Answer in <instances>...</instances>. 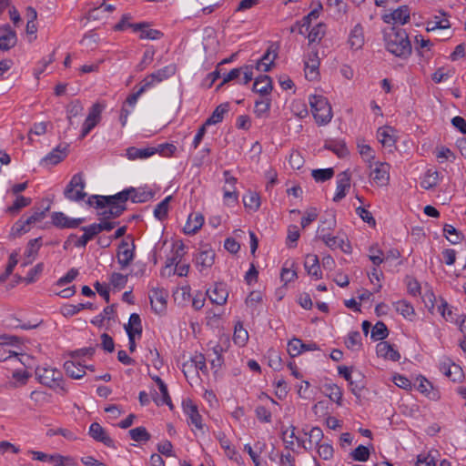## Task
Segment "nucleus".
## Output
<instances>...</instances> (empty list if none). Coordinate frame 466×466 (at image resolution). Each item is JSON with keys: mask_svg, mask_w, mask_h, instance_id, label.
Returning a JSON list of instances; mask_svg holds the SVG:
<instances>
[{"mask_svg": "<svg viewBox=\"0 0 466 466\" xmlns=\"http://www.w3.org/2000/svg\"><path fill=\"white\" fill-rule=\"evenodd\" d=\"M350 187V174L348 171L339 173L337 177L336 192L333 197L335 202L344 198Z\"/></svg>", "mask_w": 466, "mask_h": 466, "instance_id": "6ab92c4d", "label": "nucleus"}, {"mask_svg": "<svg viewBox=\"0 0 466 466\" xmlns=\"http://www.w3.org/2000/svg\"><path fill=\"white\" fill-rule=\"evenodd\" d=\"M440 181V175L438 171L429 169L425 172L420 180V186L424 189H431L438 185Z\"/></svg>", "mask_w": 466, "mask_h": 466, "instance_id": "58836bf2", "label": "nucleus"}, {"mask_svg": "<svg viewBox=\"0 0 466 466\" xmlns=\"http://www.w3.org/2000/svg\"><path fill=\"white\" fill-rule=\"evenodd\" d=\"M128 26L132 27L135 32H139L141 39L157 40L163 35L160 31L150 28L144 24L128 25Z\"/></svg>", "mask_w": 466, "mask_h": 466, "instance_id": "c756f323", "label": "nucleus"}, {"mask_svg": "<svg viewBox=\"0 0 466 466\" xmlns=\"http://www.w3.org/2000/svg\"><path fill=\"white\" fill-rule=\"evenodd\" d=\"M31 203V199L23 196H18L11 206L7 208V211L11 214L19 212L23 208L27 207Z\"/></svg>", "mask_w": 466, "mask_h": 466, "instance_id": "0e129e2a", "label": "nucleus"}, {"mask_svg": "<svg viewBox=\"0 0 466 466\" xmlns=\"http://www.w3.org/2000/svg\"><path fill=\"white\" fill-rule=\"evenodd\" d=\"M253 78L252 67L246 66L239 68H234L223 76L221 85H224L232 80H238L239 83L247 85Z\"/></svg>", "mask_w": 466, "mask_h": 466, "instance_id": "9b49d317", "label": "nucleus"}, {"mask_svg": "<svg viewBox=\"0 0 466 466\" xmlns=\"http://www.w3.org/2000/svg\"><path fill=\"white\" fill-rule=\"evenodd\" d=\"M326 147L334 152L340 158L347 157L349 154L345 143L341 141L329 142L328 144H326Z\"/></svg>", "mask_w": 466, "mask_h": 466, "instance_id": "bf43d9fd", "label": "nucleus"}, {"mask_svg": "<svg viewBox=\"0 0 466 466\" xmlns=\"http://www.w3.org/2000/svg\"><path fill=\"white\" fill-rule=\"evenodd\" d=\"M304 343L301 339L294 338L288 343V352L291 357H297L303 352Z\"/></svg>", "mask_w": 466, "mask_h": 466, "instance_id": "338daca9", "label": "nucleus"}, {"mask_svg": "<svg viewBox=\"0 0 466 466\" xmlns=\"http://www.w3.org/2000/svg\"><path fill=\"white\" fill-rule=\"evenodd\" d=\"M454 74L452 68L440 67L432 75V80L435 83H441L451 78Z\"/></svg>", "mask_w": 466, "mask_h": 466, "instance_id": "69168bd1", "label": "nucleus"}, {"mask_svg": "<svg viewBox=\"0 0 466 466\" xmlns=\"http://www.w3.org/2000/svg\"><path fill=\"white\" fill-rule=\"evenodd\" d=\"M185 255V246L182 242H176L173 245V256L167 260V267H172L174 264L181 262Z\"/></svg>", "mask_w": 466, "mask_h": 466, "instance_id": "49530a36", "label": "nucleus"}, {"mask_svg": "<svg viewBox=\"0 0 466 466\" xmlns=\"http://www.w3.org/2000/svg\"><path fill=\"white\" fill-rule=\"evenodd\" d=\"M319 58L317 52H310L308 54L305 60V76L309 81H314L319 78Z\"/></svg>", "mask_w": 466, "mask_h": 466, "instance_id": "dca6fc26", "label": "nucleus"}, {"mask_svg": "<svg viewBox=\"0 0 466 466\" xmlns=\"http://www.w3.org/2000/svg\"><path fill=\"white\" fill-rule=\"evenodd\" d=\"M277 57V54L275 52H270L269 50L260 58V60L257 63V69L261 72H268L271 69V66L274 64V60Z\"/></svg>", "mask_w": 466, "mask_h": 466, "instance_id": "37998d69", "label": "nucleus"}, {"mask_svg": "<svg viewBox=\"0 0 466 466\" xmlns=\"http://www.w3.org/2000/svg\"><path fill=\"white\" fill-rule=\"evenodd\" d=\"M160 387L157 388L155 394L153 395V400L157 406L167 405L170 409L173 408L171 403V399L169 397L167 385L165 383H160Z\"/></svg>", "mask_w": 466, "mask_h": 466, "instance_id": "e433bc0d", "label": "nucleus"}, {"mask_svg": "<svg viewBox=\"0 0 466 466\" xmlns=\"http://www.w3.org/2000/svg\"><path fill=\"white\" fill-rule=\"evenodd\" d=\"M134 244L123 240L117 251V261L122 268H127L134 258Z\"/></svg>", "mask_w": 466, "mask_h": 466, "instance_id": "412c9836", "label": "nucleus"}, {"mask_svg": "<svg viewBox=\"0 0 466 466\" xmlns=\"http://www.w3.org/2000/svg\"><path fill=\"white\" fill-rule=\"evenodd\" d=\"M243 203L248 209L257 211L260 207V198L256 192H248L244 195Z\"/></svg>", "mask_w": 466, "mask_h": 466, "instance_id": "09e8293b", "label": "nucleus"}, {"mask_svg": "<svg viewBox=\"0 0 466 466\" xmlns=\"http://www.w3.org/2000/svg\"><path fill=\"white\" fill-rule=\"evenodd\" d=\"M203 224L204 217L202 214L198 212L191 213L187 218L183 231L187 235H194L201 228Z\"/></svg>", "mask_w": 466, "mask_h": 466, "instance_id": "cd10ccee", "label": "nucleus"}, {"mask_svg": "<svg viewBox=\"0 0 466 466\" xmlns=\"http://www.w3.org/2000/svg\"><path fill=\"white\" fill-rule=\"evenodd\" d=\"M228 112L227 105H219L212 113V115L206 120L207 126L216 125L221 122L224 118V115Z\"/></svg>", "mask_w": 466, "mask_h": 466, "instance_id": "603ef678", "label": "nucleus"}, {"mask_svg": "<svg viewBox=\"0 0 466 466\" xmlns=\"http://www.w3.org/2000/svg\"><path fill=\"white\" fill-rule=\"evenodd\" d=\"M272 90V81L268 76H260L255 79L253 91L262 95H269Z\"/></svg>", "mask_w": 466, "mask_h": 466, "instance_id": "72a5a7b5", "label": "nucleus"}, {"mask_svg": "<svg viewBox=\"0 0 466 466\" xmlns=\"http://www.w3.org/2000/svg\"><path fill=\"white\" fill-rule=\"evenodd\" d=\"M105 106L100 103H95L88 111L81 131V137H85L101 120V115Z\"/></svg>", "mask_w": 466, "mask_h": 466, "instance_id": "1a4fd4ad", "label": "nucleus"}, {"mask_svg": "<svg viewBox=\"0 0 466 466\" xmlns=\"http://www.w3.org/2000/svg\"><path fill=\"white\" fill-rule=\"evenodd\" d=\"M217 439L220 444V447L224 450L226 456L229 460L238 464L241 463V456L239 455L236 448L231 445L230 441L226 437V435L223 432H218L217 435Z\"/></svg>", "mask_w": 466, "mask_h": 466, "instance_id": "4be33fe9", "label": "nucleus"}, {"mask_svg": "<svg viewBox=\"0 0 466 466\" xmlns=\"http://www.w3.org/2000/svg\"><path fill=\"white\" fill-rule=\"evenodd\" d=\"M83 106L78 100L72 101L66 107V115L69 125H73V118L80 116L83 112Z\"/></svg>", "mask_w": 466, "mask_h": 466, "instance_id": "5fc2aeb1", "label": "nucleus"}, {"mask_svg": "<svg viewBox=\"0 0 466 466\" xmlns=\"http://www.w3.org/2000/svg\"><path fill=\"white\" fill-rule=\"evenodd\" d=\"M49 461L55 466H75L76 461L72 457L60 454H52L49 456Z\"/></svg>", "mask_w": 466, "mask_h": 466, "instance_id": "e2e57ef3", "label": "nucleus"}, {"mask_svg": "<svg viewBox=\"0 0 466 466\" xmlns=\"http://www.w3.org/2000/svg\"><path fill=\"white\" fill-rule=\"evenodd\" d=\"M154 156L153 147L137 148L130 147L126 150V157L129 160L147 159Z\"/></svg>", "mask_w": 466, "mask_h": 466, "instance_id": "f704fd0d", "label": "nucleus"}, {"mask_svg": "<svg viewBox=\"0 0 466 466\" xmlns=\"http://www.w3.org/2000/svg\"><path fill=\"white\" fill-rule=\"evenodd\" d=\"M321 5L319 8H315L309 12L308 15H306L300 22L296 24L299 26V33L300 35H305L312 25V22L316 21L320 15Z\"/></svg>", "mask_w": 466, "mask_h": 466, "instance_id": "473e14b6", "label": "nucleus"}, {"mask_svg": "<svg viewBox=\"0 0 466 466\" xmlns=\"http://www.w3.org/2000/svg\"><path fill=\"white\" fill-rule=\"evenodd\" d=\"M309 101L317 124L322 126L330 122L332 109L326 97L320 95H312L309 96Z\"/></svg>", "mask_w": 466, "mask_h": 466, "instance_id": "20e7f679", "label": "nucleus"}, {"mask_svg": "<svg viewBox=\"0 0 466 466\" xmlns=\"http://www.w3.org/2000/svg\"><path fill=\"white\" fill-rule=\"evenodd\" d=\"M92 354V350H81L78 352H76L72 356V360H66L64 364L65 370L66 374L76 380L81 379L86 374V366L83 365L81 361L78 360L79 354Z\"/></svg>", "mask_w": 466, "mask_h": 466, "instance_id": "6e6552de", "label": "nucleus"}, {"mask_svg": "<svg viewBox=\"0 0 466 466\" xmlns=\"http://www.w3.org/2000/svg\"><path fill=\"white\" fill-rule=\"evenodd\" d=\"M83 221V218H70L63 212H55L52 214L53 224L61 228H74Z\"/></svg>", "mask_w": 466, "mask_h": 466, "instance_id": "393cba45", "label": "nucleus"}, {"mask_svg": "<svg viewBox=\"0 0 466 466\" xmlns=\"http://www.w3.org/2000/svg\"><path fill=\"white\" fill-rule=\"evenodd\" d=\"M438 311L446 321L458 322L456 315L446 301L441 300V304L438 305Z\"/></svg>", "mask_w": 466, "mask_h": 466, "instance_id": "864d4df0", "label": "nucleus"}, {"mask_svg": "<svg viewBox=\"0 0 466 466\" xmlns=\"http://www.w3.org/2000/svg\"><path fill=\"white\" fill-rule=\"evenodd\" d=\"M66 148L61 150L59 147H56L44 157L43 162H45L47 165H56L60 161H62L66 157Z\"/></svg>", "mask_w": 466, "mask_h": 466, "instance_id": "8fccbe9b", "label": "nucleus"}, {"mask_svg": "<svg viewBox=\"0 0 466 466\" xmlns=\"http://www.w3.org/2000/svg\"><path fill=\"white\" fill-rule=\"evenodd\" d=\"M307 33L310 43L319 42L325 35L326 25L323 23H318L311 26Z\"/></svg>", "mask_w": 466, "mask_h": 466, "instance_id": "79ce46f5", "label": "nucleus"}, {"mask_svg": "<svg viewBox=\"0 0 466 466\" xmlns=\"http://www.w3.org/2000/svg\"><path fill=\"white\" fill-rule=\"evenodd\" d=\"M393 306L395 310L405 319H410L415 315L414 308L406 300H399L393 303Z\"/></svg>", "mask_w": 466, "mask_h": 466, "instance_id": "a18cd8bd", "label": "nucleus"}, {"mask_svg": "<svg viewBox=\"0 0 466 466\" xmlns=\"http://www.w3.org/2000/svg\"><path fill=\"white\" fill-rule=\"evenodd\" d=\"M176 72L174 65H168L144 78L142 84L148 89L157 83H159L168 77L172 76Z\"/></svg>", "mask_w": 466, "mask_h": 466, "instance_id": "f8f14e48", "label": "nucleus"}, {"mask_svg": "<svg viewBox=\"0 0 466 466\" xmlns=\"http://www.w3.org/2000/svg\"><path fill=\"white\" fill-rule=\"evenodd\" d=\"M127 335L140 337L142 333L141 319L138 314L133 313L129 317L128 324L126 326Z\"/></svg>", "mask_w": 466, "mask_h": 466, "instance_id": "ea45409f", "label": "nucleus"}, {"mask_svg": "<svg viewBox=\"0 0 466 466\" xmlns=\"http://www.w3.org/2000/svg\"><path fill=\"white\" fill-rule=\"evenodd\" d=\"M304 268L307 273L314 278L315 279H320L322 278V272L320 270L319 260L317 255L309 254L305 258Z\"/></svg>", "mask_w": 466, "mask_h": 466, "instance_id": "c85d7f7f", "label": "nucleus"}, {"mask_svg": "<svg viewBox=\"0 0 466 466\" xmlns=\"http://www.w3.org/2000/svg\"><path fill=\"white\" fill-rule=\"evenodd\" d=\"M35 375L40 383L65 393L66 389L64 386L62 372L48 366H39L35 370Z\"/></svg>", "mask_w": 466, "mask_h": 466, "instance_id": "7ed1b4c3", "label": "nucleus"}, {"mask_svg": "<svg viewBox=\"0 0 466 466\" xmlns=\"http://www.w3.org/2000/svg\"><path fill=\"white\" fill-rule=\"evenodd\" d=\"M40 246L41 244L39 238L31 239L28 242L24 253V266L31 264L35 259Z\"/></svg>", "mask_w": 466, "mask_h": 466, "instance_id": "c9c22d12", "label": "nucleus"}, {"mask_svg": "<svg viewBox=\"0 0 466 466\" xmlns=\"http://www.w3.org/2000/svg\"><path fill=\"white\" fill-rule=\"evenodd\" d=\"M127 192H119L114 196H92L88 199L91 206L100 208L105 218H117L125 210Z\"/></svg>", "mask_w": 466, "mask_h": 466, "instance_id": "f257e3e1", "label": "nucleus"}, {"mask_svg": "<svg viewBox=\"0 0 466 466\" xmlns=\"http://www.w3.org/2000/svg\"><path fill=\"white\" fill-rule=\"evenodd\" d=\"M451 27L449 19L447 18L446 13L439 11L438 14L434 15L426 23V30L432 32L438 29H448Z\"/></svg>", "mask_w": 466, "mask_h": 466, "instance_id": "a878e982", "label": "nucleus"}, {"mask_svg": "<svg viewBox=\"0 0 466 466\" xmlns=\"http://www.w3.org/2000/svg\"><path fill=\"white\" fill-rule=\"evenodd\" d=\"M436 451H431L418 455L416 466H436Z\"/></svg>", "mask_w": 466, "mask_h": 466, "instance_id": "13d9d810", "label": "nucleus"}, {"mask_svg": "<svg viewBox=\"0 0 466 466\" xmlns=\"http://www.w3.org/2000/svg\"><path fill=\"white\" fill-rule=\"evenodd\" d=\"M282 435L287 448H292L295 441H297L299 446L308 449V447L304 444V441L296 436V428L294 426L288 427L285 431H283Z\"/></svg>", "mask_w": 466, "mask_h": 466, "instance_id": "4c0bfd02", "label": "nucleus"}, {"mask_svg": "<svg viewBox=\"0 0 466 466\" xmlns=\"http://www.w3.org/2000/svg\"><path fill=\"white\" fill-rule=\"evenodd\" d=\"M122 192H127V200L131 199L135 203L146 202L151 198L150 193L146 191H137L133 187L123 190Z\"/></svg>", "mask_w": 466, "mask_h": 466, "instance_id": "de8ad7c7", "label": "nucleus"}, {"mask_svg": "<svg viewBox=\"0 0 466 466\" xmlns=\"http://www.w3.org/2000/svg\"><path fill=\"white\" fill-rule=\"evenodd\" d=\"M183 411L187 417V422L197 430H203L202 418L198 413L197 405L189 399L183 400Z\"/></svg>", "mask_w": 466, "mask_h": 466, "instance_id": "ddd939ff", "label": "nucleus"}, {"mask_svg": "<svg viewBox=\"0 0 466 466\" xmlns=\"http://www.w3.org/2000/svg\"><path fill=\"white\" fill-rule=\"evenodd\" d=\"M2 30L4 33L0 35V50L7 51L15 46L16 34L9 25L4 26Z\"/></svg>", "mask_w": 466, "mask_h": 466, "instance_id": "7c9ffc66", "label": "nucleus"}, {"mask_svg": "<svg viewBox=\"0 0 466 466\" xmlns=\"http://www.w3.org/2000/svg\"><path fill=\"white\" fill-rule=\"evenodd\" d=\"M171 199L172 197L167 196L160 203L157 205V207L154 209V216L157 219L161 220L167 217L169 208V202Z\"/></svg>", "mask_w": 466, "mask_h": 466, "instance_id": "6e6d98bb", "label": "nucleus"}, {"mask_svg": "<svg viewBox=\"0 0 466 466\" xmlns=\"http://www.w3.org/2000/svg\"><path fill=\"white\" fill-rule=\"evenodd\" d=\"M358 151L361 156L362 159L367 164L372 162L375 159L372 148L368 144H365L363 141L358 142Z\"/></svg>", "mask_w": 466, "mask_h": 466, "instance_id": "052dcab7", "label": "nucleus"}, {"mask_svg": "<svg viewBox=\"0 0 466 466\" xmlns=\"http://www.w3.org/2000/svg\"><path fill=\"white\" fill-rule=\"evenodd\" d=\"M207 294L209 299L218 305H224L228 298V291L226 284L216 283L213 288L208 289Z\"/></svg>", "mask_w": 466, "mask_h": 466, "instance_id": "aec40b11", "label": "nucleus"}, {"mask_svg": "<svg viewBox=\"0 0 466 466\" xmlns=\"http://www.w3.org/2000/svg\"><path fill=\"white\" fill-rule=\"evenodd\" d=\"M248 339V333L243 328L242 325L238 324L235 326L233 340L235 344L238 346H244Z\"/></svg>", "mask_w": 466, "mask_h": 466, "instance_id": "680f3d73", "label": "nucleus"}, {"mask_svg": "<svg viewBox=\"0 0 466 466\" xmlns=\"http://www.w3.org/2000/svg\"><path fill=\"white\" fill-rule=\"evenodd\" d=\"M167 293L164 290L156 289L151 290L149 295L151 307L157 314H162L167 308Z\"/></svg>", "mask_w": 466, "mask_h": 466, "instance_id": "5701e85b", "label": "nucleus"}, {"mask_svg": "<svg viewBox=\"0 0 466 466\" xmlns=\"http://www.w3.org/2000/svg\"><path fill=\"white\" fill-rule=\"evenodd\" d=\"M85 180L82 173L75 174L65 188L64 195L70 201H81L86 194L85 193Z\"/></svg>", "mask_w": 466, "mask_h": 466, "instance_id": "423d86ee", "label": "nucleus"}, {"mask_svg": "<svg viewBox=\"0 0 466 466\" xmlns=\"http://www.w3.org/2000/svg\"><path fill=\"white\" fill-rule=\"evenodd\" d=\"M318 237L331 249H340L344 253L351 252V246L344 236H331L326 232L325 228L319 227L317 230Z\"/></svg>", "mask_w": 466, "mask_h": 466, "instance_id": "0eeeda50", "label": "nucleus"}, {"mask_svg": "<svg viewBox=\"0 0 466 466\" xmlns=\"http://www.w3.org/2000/svg\"><path fill=\"white\" fill-rule=\"evenodd\" d=\"M83 230L84 234L76 242V247H85L90 239L97 235V228L94 224L83 228Z\"/></svg>", "mask_w": 466, "mask_h": 466, "instance_id": "3c124183", "label": "nucleus"}, {"mask_svg": "<svg viewBox=\"0 0 466 466\" xmlns=\"http://www.w3.org/2000/svg\"><path fill=\"white\" fill-rule=\"evenodd\" d=\"M377 137L382 147L391 149L397 141V131L391 127L384 126L378 129Z\"/></svg>", "mask_w": 466, "mask_h": 466, "instance_id": "a211bd4d", "label": "nucleus"}, {"mask_svg": "<svg viewBox=\"0 0 466 466\" xmlns=\"http://www.w3.org/2000/svg\"><path fill=\"white\" fill-rule=\"evenodd\" d=\"M325 390L330 400L336 402L339 406L342 405L343 393L342 390L338 385L332 383L326 384Z\"/></svg>", "mask_w": 466, "mask_h": 466, "instance_id": "c03bdc74", "label": "nucleus"}, {"mask_svg": "<svg viewBox=\"0 0 466 466\" xmlns=\"http://www.w3.org/2000/svg\"><path fill=\"white\" fill-rule=\"evenodd\" d=\"M46 216V212L42 210H36L33 212L30 216L26 217L25 218H21L18 220L13 229L15 230L18 234H23L30 229V226L32 224H35L36 222H40L44 219Z\"/></svg>", "mask_w": 466, "mask_h": 466, "instance_id": "4468645a", "label": "nucleus"}, {"mask_svg": "<svg viewBox=\"0 0 466 466\" xmlns=\"http://www.w3.org/2000/svg\"><path fill=\"white\" fill-rule=\"evenodd\" d=\"M348 46L351 50H360L365 43L364 29L360 23L356 24L350 31Z\"/></svg>", "mask_w": 466, "mask_h": 466, "instance_id": "2eb2a0df", "label": "nucleus"}, {"mask_svg": "<svg viewBox=\"0 0 466 466\" xmlns=\"http://www.w3.org/2000/svg\"><path fill=\"white\" fill-rule=\"evenodd\" d=\"M263 296L260 291H252L246 299V305L251 311L257 309L258 306L262 302Z\"/></svg>", "mask_w": 466, "mask_h": 466, "instance_id": "774afa93", "label": "nucleus"}, {"mask_svg": "<svg viewBox=\"0 0 466 466\" xmlns=\"http://www.w3.org/2000/svg\"><path fill=\"white\" fill-rule=\"evenodd\" d=\"M187 368H194L196 375H198V370L202 371L203 373H207L208 367L206 365V359L204 355L200 353H196L189 360L183 363L182 371L184 375L187 378Z\"/></svg>", "mask_w": 466, "mask_h": 466, "instance_id": "b1692460", "label": "nucleus"}, {"mask_svg": "<svg viewBox=\"0 0 466 466\" xmlns=\"http://www.w3.org/2000/svg\"><path fill=\"white\" fill-rule=\"evenodd\" d=\"M89 434L94 440L100 441L108 447L114 445L113 440L108 436L101 425L96 422L90 425Z\"/></svg>", "mask_w": 466, "mask_h": 466, "instance_id": "2f4dec72", "label": "nucleus"}, {"mask_svg": "<svg viewBox=\"0 0 466 466\" xmlns=\"http://www.w3.org/2000/svg\"><path fill=\"white\" fill-rule=\"evenodd\" d=\"M215 251L208 246L201 247L200 250L196 256V267L198 271L202 274H206L207 271L213 266L215 262Z\"/></svg>", "mask_w": 466, "mask_h": 466, "instance_id": "9d476101", "label": "nucleus"}, {"mask_svg": "<svg viewBox=\"0 0 466 466\" xmlns=\"http://www.w3.org/2000/svg\"><path fill=\"white\" fill-rule=\"evenodd\" d=\"M377 355L385 360L398 361L400 359L399 351L389 342L382 341L376 346Z\"/></svg>", "mask_w": 466, "mask_h": 466, "instance_id": "bb28decb", "label": "nucleus"}, {"mask_svg": "<svg viewBox=\"0 0 466 466\" xmlns=\"http://www.w3.org/2000/svg\"><path fill=\"white\" fill-rule=\"evenodd\" d=\"M368 165L369 177L372 184L378 187H386L390 182V164L380 161H372Z\"/></svg>", "mask_w": 466, "mask_h": 466, "instance_id": "39448f33", "label": "nucleus"}, {"mask_svg": "<svg viewBox=\"0 0 466 466\" xmlns=\"http://www.w3.org/2000/svg\"><path fill=\"white\" fill-rule=\"evenodd\" d=\"M386 48L392 55L406 58L411 53V45L404 30L392 29L385 36Z\"/></svg>", "mask_w": 466, "mask_h": 466, "instance_id": "f03ea898", "label": "nucleus"}, {"mask_svg": "<svg viewBox=\"0 0 466 466\" xmlns=\"http://www.w3.org/2000/svg\"><path fill=\"white\" fill-rule=\"evenodd\" d=\"M154 155L159 154L162 157H169L177 152V147L171 143L159 144L157 147H153Z\"/></svg>", "mask_w": 466, "mask_h": 466, "instance_id": "4d7b16f0", "label": "nucleus"}, {"mask_svg": "<svg viewBox=\"0 0 466 466\" xmlns=\"http://www.w3.org/2000/svg\"><path fill=\"white\" fill-rule=\"evenodd\" d=\"M417 389L420 392L426 395L431 400H438L440 398L439 392L435 390L431 383L425 378L419 379Z\"/></svg>", "mask_w": 466, "mask_h": 466, "instance_id": "a19ab883", "label": "nucleus"}, {"mask_svg": "<svg viewBox=\"0 0 466 466\" xmlns=\"http://www.w3.org/2000/svg\"><path fill=\"white\" fill-rule=\"evenodd\" d=\"M382 19L387 24L405 25L410 20V9L407 5L400 6L390 14L384 15Z\"/></svg>", "mask_w": 466, "mask_h": 466, "instance_id": "f3484780", "label": "nucleus"}]
</instances>
